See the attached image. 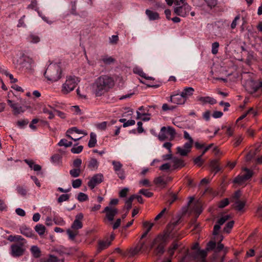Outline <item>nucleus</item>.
I'll return each mask as SVG.
<instances>
[{
  "label": "nucleus",
  "instance_id": "obj_1",
  "mask_svg": "<svg viewBox=\"0 0 262 262\" xmlns=\"http://www.w3.org/2000/svg\"><path fill=\"white\" fill-rule=\"evenodd\" d=\"M115 84L114 79L107 75L97 78L92 85V91L96 97H100L107 93Z\"/></svg>",
  "mask_w": 262,
  "mask_h": 262
},
{
  "label": "nucleus",
  "instance_id": "obj_2",
  "mask_svg": "<svg viewBox=\"0 0 262 262\" xmlns=\"http://www.w3.org/2000/svg\"><path fill=\"white\" fill-rule=\"evenodd\" d=\"M170 232H166L156 236L151 242L149 248L154 249V254L160 256L165 251V247L169 241Z\"/></svg>",
  "mask_w": 262,
  "mask_h": 262
},
{
  "label": "nucleus",
  "instance_id": "obj_3",
  "mask_svg": "<svg viewBox=\"0 0 262 262\" xmlns=\"http://www.w3.org/2000/svg\"><path fill=\"white\" fill-rule=\"evenodd\" d=\"M61 69L59 64L51 63L47 67L44 75L48 81L54 82L61 78Z\"/></svg>",
  "mask_w": 262,
  "mask_h": 262
},
{
  "label": "nucleus",
  "instance_id": "obj_4",
  "mask_svg": "<svg viewBox=\"0 0 262 262\" xmlns=\"http://www.w3.org/2000/svg\"><path fill=\"white\" fill-rule=\"evenodd\" d=\"M83 218V215L82 213L77 214L75 220L71 225V228L67 230V232L70 239L74 240L78 234V230L82 228V220Z\"/></svg>",
  "mask_w": 262,
  "mask_h": 262
},
{
  "label": "nucleus",
  "instance_id": "obj_5",
  "mask_svg": "<svg viewBox=\"0 0 262 262\" xmlns=\"http://www.w3.org/2000/svg\"><path fill=\"white\" fill-rule=\"evenodd\" d=\"M207 255L206 250L198 249L190 254L187 252L180 262H188L190 260H194L195 262H206L205 258Z\"/></svg>",
  "mask_w": 262,
  "mask_h": 262
},
{
  "label": "nucleus",
  "instance_id": "obj_6",
  "mask_svg": "<svg viewBox=\"0 0 262 262\" xmlns=\"http://www.w3.org/2000/svg\"><path fill=\"white\" fill-rule=\"evenodd\" d=\"M79 82L78 78L75 76H67L66 81L62 85L61 92L63 94L69 93L74 90Z\"/></svg>",
  "mask_w": 262,
  "mask_h": 262
},
{
  "label": "nucleus",
  "instance_id": "obj_7",
  "mask_svg": "<svg viewBox=\"0 0 262 262\" xmlns=\"http://www.w3.org/2000/svg\"><path fill=\"white\" fill-rule=\"evenodd\" d=\"M242 171L243 173L236 177L233 181L234 183L242 184L250 179L253 175V171L247 168H243Z\"/></svg>",
  "mask_w": 262,
  "mask_h": 262
},
{
  "label": "nucleus",
  "instance_id": "obj_8",
  "mask_svg": "<svg viewBox=\"0 0 262 262\" xmlns=\"http://www.w3.org/2000/svg\"><path fill=\"white\" fill-rule=\"evenodd\" d=\"M23 242L13 244L11 246V254L14 257L23 255L25 251V244Z\"/></svg>",
  "mask_w": 262,
  "mask_h": 262
},
{
  "label": "nucleus",
  "instance_id": "obj_9",
  "mask_svg": "<svg viewBox=\"0 0 262 262\" xmlns=\"http://www.w3.org/2000/svg\"><path fill=\"white\" fill-rule=\"evenodd\" d=\"M244 86L249 93H253L262 86V82L249 79L246 82Z\"/></svg>",
  "mask_w": 262,
  "mask_h": 262
},
{
  "label": "nucleus",
  "instance_id": "obj_10",
  "mask_svg": "<svg viewBox=\"0 0 262 262\" xmlns=\"http://www.w3.org/2000/svg\"><path fill=\"white\" fill-rule=\"evenodd\" d=\"M191 9V7L188 4H185L182 6L176 7L174 8V12L176 14L181 17H186L188 15Z\"/></svg>",
  "mask_w": 262,
  "mask_h": 262
},
{
  "label": "nucleus",
  "instance_id": "obj_11",
  "mask_svg": "<svg viewBox=\"0 0 262 262\" xmlns=\"http://www.w3.org/2000/svg\"><path fill=\"white\" fill-rule=\"evenodd\" d=\"M35 63L32 58L28 56L23 57V61L20 64V68L25 69L29 71L33 70Z\"/></svg>",
  "mask_w": 262,
  "mask_h": 262
},
{
  "label": "nucleus",
  "instance_id": "obj_12",
  "mask_svg": "<svg viewBox=\"0 0 262 262\" xmlns=\"http://www.w3.org/2000/svg\"><path fill=\"white\" fill-rule=\"evenodd\" d=\"M169 101L174 104L183 105L186 102L180 90L174 92L170 97Z\"/></svg>",
  "mask_w": 262,
  "mask_h": 262
},
{
  "label": "nucleus",
  "instance_id": "obj_13",
  "mask_svg": "<svg viewBox=\"0 0 262 262\" xmlns=\"http://www.w3.org/2000/svg\"><path fill=\"white\" fill-rule=\"evenodd\" d=\"M112 165L113 168L118 177L121 180H124L125 178V171L122 169V164L120 161H113Z\"/></svg>",
  "mask_w": 262,
  "mask_h": 262
},
{
  "label": "nucleus",
  "instance_id": "obj_14",
  "mask_svg": "<svg viewBox=\"0 0 262 262\" xmlns=\"http://www.w3.org/2000/svg\"><path fill=\"white\" fill-rule=\"evenodd\" d=\"M103 212H105L106 217L108 220L112 221L114 220V216L118 213V210L114 207L107 206L104 208Z\"/></svg>",
  "mask_w": 262,
  "mask_h": 262
},
{
  "label": "nucleus",
  "instance_id": "obj_15",
  "mask_svg": "<svg viewBox=\"0 0 262 262\" xmlns=\"http://www.w3.org/2000/svg\"><path fill=\"white\" fill-rule=\"evenodd\" d=\"M103 176L102 174L99 173L94 175L88 182V186L93 189L95 187L101 183L103 181Z\"/></svg>",
  "mask_w": 262,
  "mask_h": 262
},
{
  "label": "nucleus",
  "instance_id": "obj_16",
  "mask_svg": "<svg viewBox=\"0 0 262 262\" xmlns=\"http://www.w3.org/2000/svg\"><path fill=\"white\" fill-rule=\"evenodd\" d=\"M7 102L12 109V112L14 115L19 114L25 111L24 108L18 103L15 102L14 101L10 99L7 100Z\"/></svg>",
  "mask_w": 262,
  "mask_h": 262
},
{
  "label": "nucleus",
  "instance_id": "obj_17",
  "mask_svg": "<svg viewBox=\"0 0 262 262\" xmlns=\"http://www.w3.org/2000/svg\"><path fill=\"white\" fill-rule=\"evenodd\" d=\"M140 244V246H137L136 247L132 248L129 249L128 252L130 256H133L136 255L141 250L143 251H146L147 247H144L145 242H141Z\"/></svg>",
  "mask_w": 262,
  "mask_h": 262
},
{
  "label": "nucleus",
  "instance_id": "obj_18",
  "mask_svg": "<svg viewBox=\"0 0 262 262\" xmlns=\"http://www.w3.org/2000/svg\"><path fill=\"white\" fill-rule=\"evenodd\" d=\"M198 101L203 105L207 103L213 105L217 102L215 99L210 96L199 97L198 98Z\"/></svg>",
  "mask_w": 262,
  "mask_h": 262
},
{
  "label": "nucleus",
  "instance_id": "obj_19",
  "mask_svg": "<svg viewBox=\"0 0 262 262\" xmlns=\"http://www.w3.org/2000/svg\"><path fill=\"white\" fill-rule=\"evenodd\" d=\"M194 92V90L192 87H185L183 89V91L181 93L182 96H183L184 99L186 101L187 99L191 96Z\"/></svg>",
  "mask_w": 262,
  "mask_h": 262
},
{
  "label": "nucleus",
  "instance_id": "obj_20",
  "mask_svg": "<svg viewBox=\"0 0 262 262\" xmlns=\"http://www.w3.org/2000/svg\"><path fill=\"white\" fill-rule=\"evenodd\" d=\"M74 133H76L78 134H83L84 135H86L87 133L84 132L83 130H79L76 127H73L69 129L66 132V136L68 137H71V135L73 134Z\"/></svg>",
  "mask_w": 262,
  "mask_h": 262
},
{
  "label": "nucleus",
  "instance_id": "obj_21",
  "mask_svg": "<svg viewBox=\"0 0 262 262\" xmlns=\"http://www.w3.org/2000/svg\"><path fill=\"white\" fill-rule=\"evenodd\" d=\"M20 231L22 234L28 237H32L33 234L32 230L26 226L21 227Z\"/></svg>",
  "mask_w": 262,
  "mask_h": 262
},
{
  "label": "nucleus",
  "instance_id": "obj_22",
  "mask_svg": "<svg viewBox=\"0 0 262 262\" xmlns=\"http://www.w3.org/2000/svg\"><path fill=\"white\" fill-rule=\"evenodd\" d=\"M27 39L28 42L32 43H37L40 40L39 36L35 33L30 34L27 36Z\"/></svg>",
  "mask_w": 262,
  "mask_h": 262
},
{
  "label": "nucleus",
  "instance_id": "obj_23",
  "mask_svg": "<svg viewBox=\"0 0 262 262\" xmlns=\"http://www.w3.org/2000/svg\"><path fill=\"white\" fill-rule=\"evenodd\" d=\"M8 240L10 242H19L26 243V241L20 235H10L8 237Z\"/></svg>",
  "mask_w": 262,
  "mask_h": 262
},
{
  "label": "nucleus",
  "instance_id": "obj_24",
  "mask_svg": "<svg viewBox=\"0 0 262 262\" xmlns=\"http://www.w3.org/2000/svg\"><path fill=\"white\" fill-rule=\"evenodd\" d=\"M145 13L150 20H156L159 18V15L156 12H154L150 10L147 9Z\"/></svg>",
  "mask_w": 262,
  "mask_h": 262
},
{
  "label": "nucleus",
  "instance_id": "obj_25",
  "mask_svg": "<svg viewBox=\"0 0 262 262\" xmlns=\"http://www.w3.org/2000/svg\"><path fill=\"white\" fill-rule=\"evenodd\" d=\"M158 137L159 140L161 141L165 140L168 138L167 133H166V127L163 126L161 128Z\"/></svg>",
  "mask_w": 262,
  "mask_h": 262
},
{
  "label": "nucleus",
  "instance_id": "obj_26",
  "mask_svg": "<svg viewBox=\"0 0 262 262\" xmlns=\"http://www.w3.org/2000/svg\"><path fill=\"white\" fill-rule=\"evenodd\" d=\"M97 143L96 135L94 133L90 134V139L88 143V146L92 148L95 146Z\"/></svg>",
  "mask_w": 262,
  "mask_h": 262
},
{
  "label": "nucleus",
  "instance_id": "obj_27",
  "mask_svg": "<svg viewBox=\"0 0 262 262\" xmlns=\"http://www.w3.org/2000/svg\"><path fill=\"white\" fill-rule=\"evenodd\" d=\"M101 61L105 64H110L114 63L115 59L111 56L107 55L102 56L101 58Z\"/></svg>",
  "mask_w": 262,
  "mask_h": 262
},
{
  "label": "nucleus",
  "instance_id": "obj_28",
  "mask_svg": "<svg viewBox=\"0 0 262 262\" xmlns=\"http://www.w3.org/2000/svg\"><path fill=\"white\" fill-rule=\"evenodd\" d=\"M178 243L174 242L168 248L167 252L170 257H172L173 255L175 250L178 249Z\"/></svg>",
  "mask_w": 262,
  "mask_h": 262
},
{
  "label": "nucleus",
  "instance_id": "obj_29",
  "mask_svg": "<svg viewBox=\"0 0 262 262\" xmlns=\"http://www.w3.org/2000/svg\"><path fill=\"white\" fill-rule=\"evenodd\" d=\"M172 162L173 163V166L174 168L182 167L184 166L183 161L177 158H173L172 160Z\"/></svg>",
  "mask_w": 262,
  "mask_h": 262
},
{
  "label": "nucleus",
  "instance_id": "obj_30",
  "mask_svg": "<svg viewBox=\"0 0 262 262\" xmlns=\"http://www.w3.org/2000/svg\"><path fill=\"white\" fill-rule=\"evenodd\" d=\"M137 118L141 119L143 121H148L150 119V114L145 113H140L138 111L137 112Z\"/></svg>",
  "mask_w": 262,
  "mask_h": 262
},
{
  "label": "nucleus",
  "instance_id": "obj_31",
  "mask_svg": "<svg viewBox=\"0 0 262 262\" xmlns=\"http://www.w3.org/2000/svg\"><path fill=\"white\" fill-rule=\"evenodd\" d=\"M34 229L35 231L39 235H42L44 234L46 228L44 225L42 224H37L35 226Z\"/></svg>",
  "mask_w": 262,
  "mask_h": 262
},
{
  "label": "nucleus",
  "instance_id": "obj_32",
  "mask_svg": "<svg viewBox=\"0 0 262 262\" xmlns=\"http://www.w3.org/2000/svg\"><path fill=\"white\" fill-rule=\"evenodd\" d=\"M154 182L155 184L162 186L165 187L167 184V182L165 181L161 177H159L154 179Z\"/></svg>",
  "mask_w": 262,
  "mask_h": 262
},
{
  "label": "nucleus",
  "instance_id": "obj_33",
  "mask_svg": "<svg viewBox=\"0 0 262 262\" xmlns=\"http://www.w3.org/2000/svg\"><path fill=\"white\" fill-rule=\"evenodd\" d=\"M246 202L241 200H235L234 202L235 209L238 211H241L245 206Z\"/></svg>",
  "mask_w": 262,
  "mask_h": 262
},
{
  "label": "nucleus",
  "instance_id": "obj_34",
  "mask_svg": "<svg viewBox=\"0 0 262 262\" xmlns=\"http://www.w3.org/2000/svg\"><path fill=\"white\" fill-rule=\"evenodd\" d=\"M111 245V242L108 239L99 242L98 250H102L107 248Z\"/></svg>",
  "mask_w": 262,
  "mask_h": 262
},
{
  "label": "nucleus",
  "instance_id": "obj_35",
  "mask_svg": "<svg viewBox=\"0 0 262 262\" xmlns=\"http://www.w3.org/2000/svg\"><path fill=\"white\" fill-rule=\"evenodd\" d=\"M31 251L35 258H38L40 256V250L39 248L36 246H33L31 248Z\"/></svg>",
  "mask_w": 262,
  "mask_h": 262
},
{
  "label": "nucleus",
  "instance_id": "obj_36",
  "mask_svg": "<svg viewBox=\"0 0 262 262\" xmlns=\"http://www.w3.org/2000/svg\"><path fill=\"white\" fill-rule=\"evenodd\" d=\"M88 167L92 170L97 169L98 167V162L97 160L95 159H91L90 161Z\"/></svg>",
  "mask_w": 262,
  "mask_h": 262
},
{
  "label": "nucleus",
  "instance_id": "obj_37",
  "mask_svg": "<svg viewBox=\"0 0 262 262\" xmlns=\"http://www.w3.org/2000/svg\"><path fill=\"white\" fill-rule=\"evenodd\" d=\"M42 112L43 113L49 115L48 118L49 119H53L54 118V115L53 114V112H54L52 110L49 109V108L46 105L43 107Z\"/></svg>",
  "mask_w": 262,
  "mask_h": 262
},
{
  "label": "nucleus",
  "instance_id": "obj_38",
  "mask_svg": "<svg viewBox=\"0 0 262 262\" xmlns=\"http://www.w3.org/2000/svg\"><path fill=\"white\" fill-rule=\"evenodd\" d=\"M81 173L80 168H73L70 170V174L73 178H77L80 176Z\"/></svg>",
  "mask_w": 262,
  "mask_h": 262
},
{
  "label": "nucleus",
  "instance_id": "obj_39",
  "mask_svg": "<svg viewBox=\"0 0 262 262\" xmlns=\"http://www.w3.org/2000/svg\"><path fill=\"white\" fill-rule=\"evenodd\" d=\"M58 145L59 146H65L66 147H68L72 146V142L71 141H68L66 139H62L60 140Z\"/></svg>",
  "mask_w": 262,
  "mask_h": 262
},
{
  "label": "nucleus",
  "instance_id": "obj_40",
  "mask_svg": "<svg viewBox=\"0 0 262 262\" xmlns=\"http://www.w3.org/2000/svg\"><path fill=\"white\" fill-rule=\"evenodd\" d=\"M135 199V195H131L127 200L125 201V207L126 209L128 210H129L132 206V202L134 199Z\"/></svg>",
  "mask_w": 262,
  "mask_h": 262
},
{
  "label": "nucleus",
  "instance_id": "obj_41",
  "mask_svg": "<svg viewBox=\"0 0 262 262\" xmlns=\"http://www.w3.org/2000/svg\"><path fill=\"white\" fill-rule=\"evenodd\" d=\"M230 218V216L229 215H224L221 216L217 221V224L221 225H223L226 221L229 220Z\"/></svg>",
  "mask_w": 262,
  "mask_h": 262
},
{
  "label": "nucleus",
  "instance_id": "obj_42",
  "mask_svg": "<svg viewBox=\"0 0 262 262\" xmlns=\"http://www.w3.org/2000/svg\"><path fill=\"white\" fill-rule=\"evenodd\" d=\"M210 166L215 171V173H216L220 170V168L218 165L217 161L216 160H212L210 162Z\"/></svg>",
  "mask_w": 262,
  "mask_h": 262
},
{
  "label": "nucleus",
  "instance_id": "obj_43",
  "mask_svg": "<svg viewBox=\"0 0 262 262\" xmlns=\"http://www.w3.org/2000/svg\"><path fill=\"white\" fill-rule=\"evenodd\" d=\"M107 122L103 121L96 124V127L98 129L100 130H104L106 128L107 125Z\"/></svg>",
  "mask_w": 262,
  "mask_h": 262
},
{
  "label": "nucleus",
  "instance_id": "obj_44",
  "mask_svg": "<svg viewBox=\"0 0 262 262\" xmlns=\"http://www.w3.org/2000/svg\"><path fill=\"white\" fill-rule=\"evenodd\" d=\"M234 223V221H233L228 222L224 228V232L229 233L232 228Z\"/></svg>",
  "mask_w": 262,
  "mask_h": 262
},
{
  "label": "nucleus",
  "instance_id": "obj_45",
  "mask_svg": "<svg viewBox=\"0 0 262 262\" xmlns=\"http://www.w3.org/2000/svg\"><path fill=\"white\" fill-rule=\"evenodd\" d=\"M177 151L181 155V156H185L187 155V154L188 152H189V151H188V149H185V148H182V147H181L180 146L178 147L177 148Z\"/></svg>",
  "mask_w": 262,
  "mask_h": 262
},
{
  "label": "nucleus",
  "instance_id": "obj_46",
  "mask_svg": "<svg viewBox=\"0 0 262 262\" xmlns=\"http://www.w3.org/2000/svg\"><path fill=\"white\" fill-rule=\"evenodd\" d=\"M70 198V195L68 194H61L57 199V202L59 203H61L63 202L68 201Z\"/></svg>",
  "mask_w": 262,
  "mask_h": 262
},
{
  "label": "nucleus",
  "instance_id": "obj_47",
  "mask_svg": "<svg viewBox=\"0 0 262 262\" xmlns=\"http://www.w3.org/2000/svg\"><path fill=\"white\" fill-rule=\"evenodd\" d=\"M77 199L79 202H83L88 200V196L83 192H80L78 193Z\"/></svg>",
  "mask_w": 262,
  "mask_h": 262
},
{
  "label": "nucleus",
  "instance_id": "obj_48",
  "mask_svg": "<svg viewBox=\"0 0 262 262\" xmlns=\"http://www.w3.org/2000/svg\"><path fill=\"white\" fill-rule=\"evenodd\" d=\"M154 225V223H149L147 221L144 222L143 223V227L146 229L145 231L147 232L148 233L151 230Z\"/></svg>",
  "mask_w": 262,
  "mask_h": 262
},
{
  "label": "nucleus",
  "instance_id": "obj_49",
  "mask_svg": "<svg viewBox=\"0 0 262 262\" xmlns=\"http://www.w3.org/2000/svg\"><path fill=\"white\" fill-rule=\"evenodd\" d=\"M82 184V180L80 179L74 180L72 182V185L73 188H77L80 187Z\"/></svg>",
  "mask_w": 262,
  "mask_h": 262
},
{
  "label": "nucleus",
  "instance_id": "obj_50",
  "mask_svg": "<svg viewBox=\"0 0 262 262\" xmlns=\"http://www.w3.org/2000/svg\"><path fill=\"white\" fill-rule=\"evenodd\" d=\"M219 47V43L218 42H214L212 44L211 52L213 54L215 55L217 53Z\"/></svg>",
  "mask_w": 262,
  "mask_h": 262
},
{
  "label": "nucleus",
  "instance_id": "obj_51",
  "mask_svg": "<svg viewBox=\"0 0 262 262\" xmlns=\"http://www.w3.org/2000/svg\"><path fill=\"white\" fill-rule=\"evenodd\" d=\"M29 123V120L27 119H23L18 120L17 122V125L20 128H24Z\"/></svg>",
  "mask_w": 262,
  "mask_h": 262
},
{
  "label": "nucleus",
  "instance_id": "obj_52",
  "mask_svg": "<svg viewBox=\"0 0 262 262\" xmlns=\"http://www.w3.org/2000/svg\"><path fill=\"white\" fill-rule=\"evenodd\" d=\"M229 203L228 199H224L221 201L218 204V207L220 208H223L227 206Z\"/></svg>",
  "mask_w": 262,
  "mask_h": 262
},
{
  "label": "nucleus",
  "instance_id": "obj_53",
  "mask_svg": "<svg viewBox=\"0 0 262 262\" xmlns=\"http://www.w3.org/2000/svg\"><path fill=\"white\" fill-rule=\"evenodd\" d=\"M83 146L80 145L77 147L74 146L71 148V152L73 154H79L83 150Z\"/></svg>",
  "mask_w": 262,
  "mask_h": 262
},
{
  "label": "nucleus",
  "instance_id": "obj_54",
  "mask_svg": "<svg viewBox=\"0 0 262 262\" xmlns=\"http://www.w3.org/2000/svg\"><path fill=\"white\" fill-rule=\"evenodd\" d=\"M139 193L148 198L151 197L153 195L152 192L144 189H141L139 191Z\"/></svg>",
  "mask_w": 262,
  "mask_h": 262
},
{
  "label": "nucleus",
  "instance_id": "obj_55",
  "mask_svg": "<svg viewBox=\"0 0 262 262\" xmlns=\"http://www.w3.org/2000/svg\"><path fill=\"white\" fill-rule=\"evenodd\" d=\"M216 246V243L215 242L210 241L207 245V247L204 250H206L207 252L215 248Z\"/></svg>",
  "mask_w": 262,
  "mask_h": 262
},
{
  "label": "nucleus",
  "instance_id": "obj_56",
  "mask_svg": "<svg viewBox=\"0 0 262 262\" xmlns=\"http://www.w3.org/2000/svg\"><path fill=\"white\" fill-rule=\"evenodd\" d=\"M82 164V160L80 159L77 158L74 160L73 166L75 168H80Z\"/></svg>",
  "mask_w": 262,
  "mask_h": 262
},
{
  "label": "nucleus",
  "instance_id": "obj_57",
  "mask_svg": "<svg viewBox=\"0 0 262 262\" xmlns=\"http://www.w3.org/2000/svg\"><path fill=\"white\" fill-rule=\"evenodd\" d=\"M206 4H207V6L210 8H212L214 7L217 5V0H204Z\"/></svg>",
  "mask_w": 262,
  "mask_h": 262
},
{
  "label": "nucleus",
  "instance_id": "obj_58",
  "mask_svg": "<svg viewBox=\"0 0 262 262\" xmlns=\"http://www.w3.org/2000/svg\"><path fill=\"white\" fill-rule=\"evenodd\" d=\"M203 156L200 155V156L196 157L193 160V162L195 164H196L198 166H201L203 163V160L202 159V157Z\"/></svg>",
  "mask_w": 262,
  "mask_h": 262
},
{
  "label": "nucleus",
  "instance_id": "obj_59",
  "mask_svg": "<svg viewBox=\"0 0 262 262\" xmlns=\"http://www.w3.org/2000/svg\"><path fill=\"white\" fill-rule=\"evenodd\" d=\"M61 157L59 155H55L51 157V161L54 163L60 162Z\"/></svg>",
  "mask_w": 262,
  "mask_h": 262
},
{
  "label": "nucleus",
  "instance_id": "obj_60",
  "mask_svg": "<svg viewBox=\"0 0 262 262\" xmlns=\"http://www.w3.org/2000/svg\"><path fill=\"white\" fill-rule=\"evenodd\" d=\"M16 190L17 192L22 195H25L27 193V191L26 189L23 187L21 186H17L16 187Z\"/></svg>",
  "mask_w": 262,
  "mask_h": 262
},
{
  "label": "nucleus",
  "instance_id": "obj_61",
  "mask_svg": "<svg viewBox=\"0 0 262 262\" xmlns=\"http://www.w3.org/2000/svg\"><path fill=\"white\" fill-rule=\"evenodd\" d=\"M166 133L172 137H173L176 134L174 129L170 126L166 127Z\"/></svg>",
  "mask_w": 262,
  "mask_h": 262
},
{
  "label": "nucleus",
  "instance_id": "obj_62",
  "mask_svg": "<svg viewBox=\"0 0 262 262\" xmlns=\"http://www.w3.org/2000/svg\"><path fill=\"white\" fill-rule=\"evenodd\" d=\"M240 19V15H237L236 16V17L234 18V20L232 21L231 25V29H233L236 28L237 25V21Z\"/></svg>",
  "mask_w": 262,
  "mask_h": 262
},
{
  "label": "nucleus",
  "instance_id": "obj_63",
  "mask_svg": "<svg viewBox=\"0 0 262 262\" xmlns=\"http://www.w3.org/2000/svg\"><path fill=\"white\" fill-rule=\"evenodd\" d=\"M37 6V0H32L31 3L28 5V8L31 9H36Z\"/></svg>",
  "mask_w": 262,
  "mask_h": 262
},
{
  "label": "nucleus",
  "instance_id": "obj_64",
  "mask_svg": "<svg viewBox=\"0 0 262 262\" xmlns=\"http://www.w3.org/2000/svg\"><path fill=\"white\" fill-rule=\"evenodd\" d=\"M58 258L53 255H50L48 259L47 260V262H58Z\"/></svg>",
  "mask_w": 262,
  "mask_h": 262
}]
</instances>
